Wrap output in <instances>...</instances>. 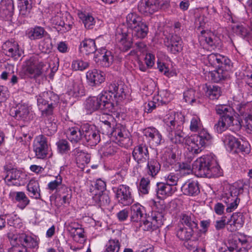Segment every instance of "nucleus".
I'll return each mask as SVG.
<instances>
[{"mask_svg": "<svg viewBox=\"0 0 252 252\" xmlns=\"http://www.w3.org/2000/svg\"><path fill=\"white\" fill-rule=\"evenodd\" d=\"M192 168L200 177L211 178L220 175V166L212 155H204L198 158L194 162Z\"/></svg>", "mask_w": 252, "mask_h": 252, "instance_id": "f257e3e1", "label": "nucleus"}, {"mask_svg": "<svg viewBox=\"0 0 252 252\" xmlns=\"http://www.w3.org/2000/svg\"><path fill=\"white\" fill-rule=\"evenodd\" d=\"M217 114L220 115L218 122L214 126L215 130L221 133L230 126L236 125V128H240V122L234 118L233 109L229 106L225 105H217L216 107Z\"/></svg>", "mask_w": 252, "mask_h": 252, "instance_id": "f03ea898", "label": "nucleus"}, {"mask_svg": "<svg viewBox=\"0 0 252 252\" xmlns=\"http://www.w3.org/2000/svg\"><path fill=\"white\" fill-rule=\"evenodd\" d=\"M37 104L43 117L54 115V112L60 102V97L52 92H44L36 96Z\"/></svg>", "mask_w": 252, "mask_h": 252, "instance_id": "7ed1b4c3", "label": "nucleus"}, {"mask_svg": "<svg viewBox=\"0 0 252 252\" xmlns=\"http://www.w3.org/2000/svg\"><path fill=\"white\" fill-rule=\"evenodd\" d=\"M244 185L241 182L234 183L224 191L221 195L222 201L227 205L226 211L230 213L236 209L240 203L238 197L243 192Z\"/></svg>", "mask_w": 252, "mask_h": 252, "instance_id": "20e7f679", "label": "nucleus"}, {"mask_svg": "<svg viewBox=\"0 0 252 252\" xmlns=\"http://www.w3.org/2000/svg\"><path fill=\"white\" fill-rule=\"evenodd\" d=\"M212 140V136L207 130H201L199 134L186 139V143L189 152L193 154H198L211 142Z\"/></svg>", "mask_w": 252, "mask_h": 252, "instance_id": "39448f33", "label": "nucleus"}, {"mask_svg": "<svg viewBox=\"0 0 252 252\" xmlns=\"http://www.w3.org/2000/svg\"><path fill=\"white\" fill-rule=\"evenodd\" d=\"M101 128L104 134H111L116 137L117 142L120 146L127 148L132 145V141L129 137V134L121 124H117L115 127L113 128L111 125H102Z\"/></svg>", "mask_w": 252, "mask_h": 252, "instance_id": "423d86ee", "label": "nucleus"}, {"mask_svg": "<svg viewBox=\"0 0 252 252\" xmlns=\"http://www.w3.org/2000/svg\"><path fill=\"white\" fill-rule=\"evenodd\" d=\"M163 223V216L161 213L153 212L151 216L147 217L145 220L139 221L135 224L136 231L142 230L143 231H152L160 227Z\"/></svg>", "mask_w": 252, "mask_h": 252, "instance_id": "0eeeda50", "label": "nucleus"}, {"mask_svg": "<svg viewBox=\"0 0 252 252\" xmlns=\"http://www.w3.org/2000/svg\"><path fill=\"white\" fill-rule=\"evenodd\" d=\"M82 132H83V142L88 146H95L100 141L99 131L95 127L88 123L82 125Z\"/></svg>", "mask_w": 252, "mask_h": 252, "instance_id": "6e6552de", "label": "nucleus"}, {"mask_svg": "<svg viewBox=\"0 0 252 252\" xmlns=\"http://www.w3.org/2000/svg\"><path fill=\"white\" fill-rule=\"evenodd\" d=\"M44 66L45 64L39 62L36 56L31 57L25 62V74L31 78H36L42 73Z\"/></svg>", "mask_w": 252, "mask_h": 252, "instance_id": "1a4fd4ad", "label": "nucleus"}, {"mask_svg": "<svg viewBox=\"0 0 252 252\" xmlns=\"http://www.w3.org/2000/svg\"><path fill=\"white\" fill-rule=\"evenodd\" d=\"M4 181L8 186H20L24 183V174L16 169H9L4 167Z\"/></svg>", "mask_w": 252, "mask_h": 252, "instance_id": "9d476101", "label": "nucleus"}, {"mask_svg": "<svg viewBox=\"0 0 252 252\" xmlns=\"http://www.w3.org/2000/svg\"><path fill=\"white\" fill-rule=\"evenodd\" d=\"M48 142L47 138L43 135L37 136L33 142V151L35 156L39 159H44L48 154Z\"/></svg>", "mask_w": 252, "mask_h": 252, "instance_id": "9b49d317", "label": "nucleus"}, {"mask_svg": "<svg viewBox=\"0 0 252 252\" xmlns=\"http://www.w3.org/2000/svg\"><path fill=\"white\" fill-rule=\"evenodd\" d=\"M116 198L118 202L123 206H128L133 202L130 188L125 185H121L116 189Z\"/></svg>", "mask_w": 252, "mask_h": 252, "instance_id": "f8f14e48", "label": "nucleus"}, {"mask_svg": "<svg viewBox=\"0 0 252 252\" xmlns=\"http://www.w3.org/2000/svg\"><path fill=\"white\" fill-rule=\"evenodd\" d=\"M94 59L97 65L103 67L110 66L114 61L112 53L105 48H102L97 51L95 53Z\"/></svg>", "mask_w": 252, "mask_h": 252, "instance_id": "ddd939ff", "label": "nucleus"}, {"mask_svg": "<svg viewBox=\"0 0 252 252\" xmlns=\"http://www.w3.org/2000/svg\"><path fill=\"white\" fill-rule=\"evenodd\" d=\"M51 22L58 31L62 33L69 31L72 26V22L68 21L61 12L52 17Z\"/></svg>", "mask_w": 252, "mask_h": 252, "instance_id": "4468645a", "label": "nucleus"}, {"mask_svg": "<svg viewBox=\"0 0 252 252\" xmlns=\"http://www.w3.org/2000/svg\"><path fill=\"white\" fill-rule=\"evenodd\" d=\"M208 61L211 65L214 67L226 66V69L232 66L231 61L226 57L218 53H212L208 56Z\"/></svg>", "mask_w": 252, "mask_h": 252, "instance_id": "2eb2a0df", "label": "nucleus"}, {"mask_svg": "<svg viewBox=\"0 0 252 252\" xmlns=\"http://www.w3.org/2000/svg\"><path fill=\"white\" fill-rule=\"evenodd\" d=\"M199 41L201 45H206L207 47L211 49H215L220 46V39L216 35L212 33H206L201 32L199 36Z\"/></svg>", "mask_w": 252, "mask_h": 252, "instance_id": "dca6fc26", "label": "nucleus"}, {"mask_svg": "<svg viewBox=\"0 0 252 252\" xmlns=\"http://www.w3.org/2000/svg\"><path fill=\"white\" fill-rule=\"evenodd\" d=\"M108 91L117 102L121 101L126 96L124 85L122 82L114 81L108 84Z\"/></svg>", "mask_w": 252, "mask_h": 252, "instance_id": "f3484780", "label": "nucleus"}, {"mask_svg": "<svg viewBox=\"0 0 252 252\" xmlns=\"http://www.w3.org/2000/svg\"><path fill=\"white\" fill-rule=\"evenodd\" d=\"M113 96L107 91L102 92L97 98L101 104V110L104 113H110L115 111L114 103L112 102Z\"/></svg>", "mask_w": 252, "mask_h": 252, "instance_id": "a211bd4d", "label": "nucleus"}, {"mask_svg": "<svg viewBox=\"0 0 252 252\" xmlns=\"http://www.w3.org/2000/svg\"><path fill=\"white\" fill-rule=\"evenodd\" d=\"M159 7L158 0H141L138 5L139 12L145 15L153 14Z\"/></svg>", "mask_w": 252, "mask_h": 252, "instance_id": "6ab92c4d", "label": "nucleus"}, {"mask_svg": "<svg viewBox=\"0 0 252 252\" xmlns=\"http://www.w3.org/2000/svg\"><path fill=\"white\" fill-rule=\"evenodd\" d=\"M132 156L138 164L146 162L149 158L147 146L141 144L135 147L132 152Z\"/></svg>", "mask_w": 252, "mask_h": 252, "instance_id": "aec40b11", "label": "nucleus"}, {"mask_svg": "<svg viewBox=\"0 0 252 252\" xmlns=\"http://www.w3.org/2000/svg\"><path fill=\"white\" fill-rule=\"evenodd\" d=\"M228 225L227 229L228 231L233 232L240 229L244 225V217L243 213L240 212L233 214L230 219H227Z\"/></svg>", "mask_w": 252, "mask_h": 252, "instance_id": "412c9836", "label": "nucleus"}, {"mask_svg": "<svg viewBox=\"0 0 252 252\" xmlns=\"http://www.w3.org/2000/svg\"><path fill=\"white\" fill-rule=\"evenodd\" d=\"M67 93L68 95L74 97L83 95V85L79 79L71 78L68 80Z\"/></svg>", "mask_w": 252, "mask_h": 252, "instance_id": "4be33fe9", "label": "nucleus"}, {"mask_svg": "<svg viewBox=\"0 0 252 252\" xmlns=\"http://www.w3.org/2000/svg\"><path fill=\"white\" fill-rule=\"evenodd\" d=\"M144 134L149 142L154 146H157L162 142V135L155 127H149L144 130Z\"/></svg>", "mask_w": 252, "mask_h": 252, "instance_id": "5701e85b", "label": "nucleus"}, {"mask_svg": "<svg viewBox=\"0 0 252 252\" xmlns=\"http://www.w3.org/2000/svg\"><path fill=\"white\" fill-rule=\"evenodd\" d=\"M86 78L92 86L99 85L105 80L104 73L95 69L89 70L86 73Z\"/></svg>", "mask_w": 252, "mask_h": 252, "instance_id": "b1692460", "label": "nucleus"}, {"mask_svg": "<svg viewBox=\"0 0 252 252\" xmlns=\"http://www.w3.org/2000/svg\"><path fill=\"white\" fill-rule=\"evenodd\" d=\"M232 66H229V68L226 69V66L222 67H217L216 70L210 72V77L212 81L218 83L222 80H224L229 76V72L231 69Z\"/></svg>", "mask_w": 252, "mask_h": 252, "instance_id": "393cba45", "label": "nucleus"}, {"mask_svg": "<svg viewBox=\"0 0 252 252\" xmlns=\"http://www.w3.org/2000/svg\"><path fill=\"white\" fill-rule=\"evenodd\" d=\"M14 9L13 0H1L0 3V16L8 19L13 14Z\"/></svg>", "mask_w": 252, "mask_h": 252, "instance_id": "a878e982", "label": "nucleus"}, {"mask_svg": "<svg viewBox=\"0 0 252 252\" xmlns=\"http://www.w3.org/2000/svg\"><path fill=\"white\" fill-rule=\"evenodd\" d=\"M144 215H146L145 208L139 203L134 204L130 207V220L132 222L138 223Z\"/></svg>", "mask_w": 252, "mask_h": 252, "instance_id": "bb28decb", "label": "nucleus"}, {"mask_svg": "<svg viewBox=\"0 0 252 252\" xmlns=\"http://www.w3.org/2000/svg\"><path fill=\"white\" fill-rule=\"evenodd\" d=\"M176 187L170 186L166 183L160 182L157 184L156 189L157 195L159 198H164L166 196H170L176 191Z\"/></svg>", "mask_w": 252, "mask_h": 252, "instance_id": "cd10ccee", "label": "nucleus"}, {"mask_svg": "<svg viewBox=\"0 0 252 252\" xmlns=\"http://www.w3.org/2000/svg\"><path fill=\"white\" fill-rule=\"evenodd\" d=\"M5 55L17 59L21 56V52L19 49V45L16 42L6 41L2 46Z\"/></svg>", "mask_w": 252, "mask_h": 252, "instance_id": "c85d7f7f", "label": "nucleus"}, {"mask_svg": "<svg viewBox=\"0 0 252 252\" xmlns=\"http://www.w3.org/2000/svg\"><path fill=\"white\" fill-rule=\"evenodd\" d=\"M180 222L182 224L186 225L188 228L193 229L198 228V221L192 213H182L180 216Z\"/></svg>", "mask_w": 252, "mask_h": 252, "instance_id": "c756f323", "label": "nucleus"}, {"mask_svg": "<svg viewBox=\"0 0 252 252\" xmlns=\"http://www.w3.org/2000/svg\"><path fill=\"white\" fill-rule=\"evenodd\" d=\"M167 136L171 142L175 144V145L183 144L186 142V135L183 131V128H177L168 132Z\"/></svg>", "mask_w": 252, "mask_h": 252, "instance_id": "7c9ffc66", "label": "nucleus"}, {"mask_svg": "<svg viewBox=\"0 0 252 252\" xmlns=\"http://www.w3.org/2000/svg\"><path fill=\"white\" fill-rule=\"evenodd\" d=\"M179 153V147L177 145H171L167 148L164 153L166 163L170 165L175 163L177 161V156Z\"/></svg>", "mask_w": 252, "mask_h": 252, "instance_id": "2f4dec72", "label": "nucleus"}, {"mask_svg": "<svg viewBox=\"0 0 252 252\" xmlns=\"http://www.w3.org/2000/svg\"><path fill=\"white\" fill-rule=\"evenodd\" d=\"M163 121L168 132L177 128H183L182 126L176 120L175 112H171L167 115Z\"/></svg>", "mask_w": 252, "mask_h": 252, "instance_id": "473e14b6", "label": "nucleus"}, {"mask_svg": "<svg viewBox=\"0 0 252 252\" xmlns=\"http://www.w3.org/2000/svg\"><path fill=\"white\" fill-rule=\"evenodd\" d=\"M131 31V35L133 38L143 39L149 32L148 25L144 22H142L134 28Z\"/></svg>", "mask_w": 252, "mask_h": 252, "instance_id": "72a5a7b5", "label": "nucleus"}, {"mask_svg": "<svg viewBox=\"0 0 252 252\" xmlns=\"http://www.w3.org/2000/svg\"><path fill=\"white\" fill-rule=\"evenodd\" d=\"M183 193L189 196H196L200 192L198 183L196 181L186 183L181 187Z\"/></svg>", "mask_w": 252, "mask_h": 252, "instance_id": "f704fd0d", "label": "nucleus"}, {"mask_svg": "<svg viewBox=\"0 0 252 252\" xmlns=\"http://www.w3.org/2000/svg\"><path fill=\"white\" fill-rule=\"evenodd\" d=\"M14 202L17 203V206L21 210L24 209L30 202V200L23 191H16L12 193Z\"/></svg>", "mask_w": 252, "mask_h": 252, "instance_id": "c9c22d12", "label": "nucleus"}, {"mask_svg": "<svg viewBox=\"0 0 252 252\" xmlns=\"http://www.w3.org/2000/svg\"><path fill=\"white\" fill-rule=\"evenodd\" d=\"M81 52L86 55L96 53L95 42L91 39H85L82 41L79 46Z\"/></svg>", "mask_w": 252, "mask_h": 252, "instance_id": "e433bc0d", "label": "nucleus"}, {"mask_svg": "<svg viewBox=\"0 0 252 252\" xmlns=\"http://www.w3.org/2000/svg\"><path fill=\"white\" fill-rule=\"evenodd\" d=\"M168 48L171 52L176 54L182 49V40L181 38L176 34L172 35L169 39Z\"/></svg>", "mask_w": 252, "mask_h": 252, "instance_id": "4c0bfd02", "label": "nucleus"}, {"mask_svg": "<svg viewBox=\"0 0 252 252\" xmlns=\"http://www.w3.org/2000/svg\"><path fill=\"white\" fill-rule=\"evenodd\" d=\"M30 197L35 199L41 198L40 189L39 183L34 180H31L27 186Z\"/></svg>", "mask_w": 252, "mask_h": 252, "instance_id": "58836bf2", "label": "nucleus"}, {"mask_svg": "<svg viewBox=\"0 0 252 252\" xmlns=\"http://www.w3.org/2000/svg\"><path fill=\"white\" fill-rule=\"evenodd\" d=\"M85 107L88 113H92L98 109L101 110V104L97 96L89 97L87 98L85 103Z\"/></svg>", "mask_w": 252, "mask_h": 252, "instance_id": "ea45409f", "label": "nucleus"}, {"mask_svg": "<svg viewBox=\"0 0 252 252\" xmlns=\"http://www.w3.org/2000/svg\"><path fill=\"white\" fill-rule=\"evenodd\" d=\"M142 17L136 12H130L126 17V24L128 29L131 30L142 22Z\"/></svg>", "mask_w": 252, "mask_h": 252, "instance_id": "a19ab883", "label": "nucleus"}, {"mask_svg": "<svg viewBox=\"0 0 252 252\" xmlns=\"http://www.w3.org/2000/svg\"><path fill=\"white\" fill-rule=\"evenodd\" d=\"M68 139L73 143H77L80 140L83 141V132H82V125L78 128L74 127L69 128L67 132Z\"/></svg>", "mask_w": 252, "mask_h": 252, "instance_id": "79ce46f5", "label": "nucleus"}, {"mask_svg": "<svg viewBox=\"0 0 252 252\" xmlns=\"http://www.w3.org/2000/svg\"><path fill=\"white\" fill-rule=\"evenodd\" d=\"M160 170V164L154 159H151L147 162V172L152 177H155Z\"/></svg>", "mask_w": 252, "mask_h": 252, "instance_id": "37998d69", "label": "nucleus"}, {"mask_svg": "<svg viewBox=\"0 0 252 252\" xmlns=\"http://www.w3.org/2000/svg\"><path fill=\"white\" fill-rule=\"evenodd\" d=\"M78 15L86 29H91L93 28L95 25V21L91 15L82 12H79Z\"/></svg>", "mask_w": 252, "mask_h": 252, "instance_id": "c03bdc74", "label": "nucleus"}, {"mask_svg": "<svg viewBox=\"0 0 252 252\" xmlns=\"http://www.w3.org/2000/svg\"><path fill=\"white\" fill-rule=\"evenodd\" d=\"M74 154L76 156L77 163H81L82 165L87 164L90 161V156L79 148H76L74 150Z\"/></svg>", "mask_w": 252, "mask_h": 252, "instance_id": "a18cd8bd", "label": "nucleus"}, {"mask_svg": "<svg viewBox=\"0 0 252 252\" xmlns=\"http://www.w3.org/2000/svg\"><path fill=\"white\" fill-rule=\"evenodd\" d=\"M194 233V229L185 227H180L177 231V236L181 240H190Z\"/></svg>", "mask_w": 252, "mask_h": 252, "instance_id": "49530a36", "label": "nucleus"}, {"mask_svg": "<svg viewBox=\"0 0 252 252\" xmlns=\"http://www.w3.org/2000/svg\"><path fill=\"white\" fill-rule=\"evenodd\" d=\"M94 193V194L93 195V199L98 206H106L109 204L110 199L107 194L103 192L101 193Z\"/></svg>", "mask_w": 252, "mask_h": 252, "instance_id": "de8ad7c7", "label": "nucleus"}, {"mask_svg": "<svg viewBox=\"0 0 252 252\" xmlns=\"http://www.w3.org/2000/svg\"><path fill=\"white\" fill-rule=\"evenodd\" d=\"M19 14L23 17H27L32 9V0H19Z\"/></svg>", "mask_w": 252, "mask_h": 252, "instance_id": "09e8293b", "label": "nucleus"}, {"mask_svg": "<svg viewBox=\"0 0 252 252\" xmlns=\"http://www.w3.org/2000/svg\"><path fill=\"white\" fill-rule=\"evenodd\" d=\"M29 114V109L28 104L26 103L19 104L15 110V116L18 119L25 120Z\"/></svg>", "mask_w": 252, "mask_h": 252, "instance_id": "8fccbe9b", "label": "nucleus"}, {"mask_svg": "<svg viewBox=\"0 0 252 252\" xmlns=\"http://www.w3.org/2000/svg\"><path fill=\"white\" fill-rule=\"evenodd\" d=\"M206 88V95L210 99H217L221 94V89L218 86L209 85Z\"/></svg>", "mask_w": 252, "mask_h": 252, "instance_id": "3c124183", "label": "nucleus"}, {"mask_svg": "<svg viewBox=\"0 0 252 252\" xmlns=\"http://www.w3.org/2000/svg\"><path fill=\"white\" fill-rule=\"evenodd\" d=\"M223 142L227 148L230 151L235 150L238 148L239 140L230 134H225L222 138Z\"/></svg>", "mask_w": 252, "mask_h": 252, "instance_id": "603ef678", "label": "nucleus"}, {"mask_svg": "<svg viewBox=\"0 0 252 252\" xmlns=\"http://www.w3.org/2000/svg\"><path fill=\"white\" fill-rule=\"evenodd\" d=\"M122 37L119 41V47L121 50L126 51L131 47L132 42L128 34L125 32H122Z\"/></svg>", "mask_w": 252, "mask_h": 252, "instance_id": "864d4df0", "label": "nucleus"}, {"mask_svg": "<svg viewBox=\"0 0 252 252\" xmlns=\"http://www.w3.org/2000/svg\"><path fill=\"white\" fill-rule=\"evenodd\" d=\"M46 32L44 29L40 26H36L31 29L28 35L31 40H36L42 38Z\"/></svg>", "mask_w": 252, "mask_h": 252, "instance_id": "5fc2aeb1", "label": "nucleus"}, {"mask_svg": "<svg viewBox=\"0 0 252 252\" xmlns=\"http://www.w3.org/2000/svg\"><path fill=\"white\" fill-rule=\"evenodd\" d=\"M121 244L117 238H111L105 245V252H119Z\"/></svg>", "mask_w": 252, "mask_h": 252, "instance_id": "6e6d98bb", "label": "nucleus"}, {"mask_svg": "<svg viewBox=\"0 0 252 252\" xmlns=\"http://www.w3.org/2000/svg\"><path fill=\"white\" fill-rule=\"evenodd\" d=\"M235 32L243 38L252 37V30L248 26L242 25H238L234 29Z\"/></svg>", "mask_w": 252, "mask_h": 252, "instance_id": "4d7b16f0", "label": "nucleus"}, {"mask_svg": "<svg viewBox=\"0 0 252 252\" xmlns=\"http://www.w3.org/2000/svg\"><path fill=\"white\" fill-rule=\"evenodd\" d=\"M212 17L209 15V12L207 10L201 13L198 16H197L195 20V24L198 28L204 27L205 24L211 19Z\"/></svg>", "mask_w": 252, "mask_h": 252, "instance_id": "13d9d810", "label": "nucleus"}, {"mask_svg": "<svg viewBox=\"0 0 252 252\" xmlns=\"http://www.w3.org/2000/svg\"><path fill=\"white\" fill-rule=\"evenodd\" d=\"M106 187L105 182L101 179H98L96 180L94 185L92 186L90 189V191L92 192V195L94 194V192L101 193L106 189Z\"/></svg>", "mask_w": 252, "mask_h": 252, "instance_id": "bf43d9fd", "label": "nucleus"}, {"mask_svg": "<svg viewBox=\"0 0 252 252\" xmlns=\"http://www.w3.org/2000/svg\"><path fill=\"white\" fill-rule=\"evenodd\" d=\"M89 65V62L81 59L73 60L71 63V67L75 71H83L88 68Z\"/></svg>", "mask_w": 252, "mask_h": 252, "instance_id": "052dcab7", "label": "nucleus"}, {"mask_svg": "<svg viewBox=\"0 0 252 252\" xmlns=\"http://www.w3.org/2000/svg\"><path fill=\"white\" fill-rule=\"evenodd\" d=\"M189 128L192 132H198L199 133L201 130H206L203 128L201 121L197 117H194L191 119Z\"/></svg>", "mask_w": 252, "mask_h": 252, "instance_id": "680f3d73", "label": "nucleus"}, {"mask_svg": "<svg viewBox=\"0 0 252 252\" xmlns=\"http://www.w3.org/2000/svg\"><path fill=\"white\" fill-rule=\"evenodd\" d=\"M180 175L177 173H170L168 175L164 177L166 183L170 185V186L175 187L177 186L179 179Z\"/></svg>", "mask_w": 252, "mask_h": 252, "instance_id": "e2e57ef3", "label": "nucleus"}, {"mask_svg": "<svg viewBox=\"0 0 252 252\" xmlns=\"http://www.w3.org/2000/svg\"><path fill=\"white\" fill-rule=\"evenodd\" d=\"M57 150L61 154H66L70 150L68 142L65 139L59 140L57 143Z\"/></svg>", "mask_w": 252, "mask_h": 252, "instance_id": "0e129e2a", "label": "nucleus"}, {"mask_svg": "<svg viewBox=\"0 0 252 252\" xmlns=\"http://www.w3.org/2000/svg\"><path fill=\"white\" fill-rule=\"evenodd\" d=\"M63 178L60 175H58L55 177V179L49 182L47 185L48 189L50 190L56 191L59 189V188L63 185Z\"/></svg>", "mask_w": 252, "mask_h": 252, "instance_id": "69168bd1", "label": "nucleus"}, {"mask_svg": "<svg viewBox=\"0 0 252 252\" xmlns=\"http://www.w3.org/2000/svg\"><path fill=\"white\" fill-rule=\"evenodd\" d=\"M71 236L75 242L82 244L85 240L84 229L81 227L71 234Z\"/></svg>", "mask_w": 252, "mask_h": 252, "instance_id": "338daca9", "label": "nucleus"}, {"mask_svg": "<svg viewBox=\"0 0 252 252\" xmlns=\"http://www.w3.org/2000/svg\"><path fill=\"white\" fill-rule=\"evenodd\" d=\"M196 92L193 89H189L184 93V97L186 102L192 104L196 100Z\"/></svg>", "mask_w": 252, "mask_h": 252, "instance_id": "774afa93", "label": "nucleus"}]
</instances>
